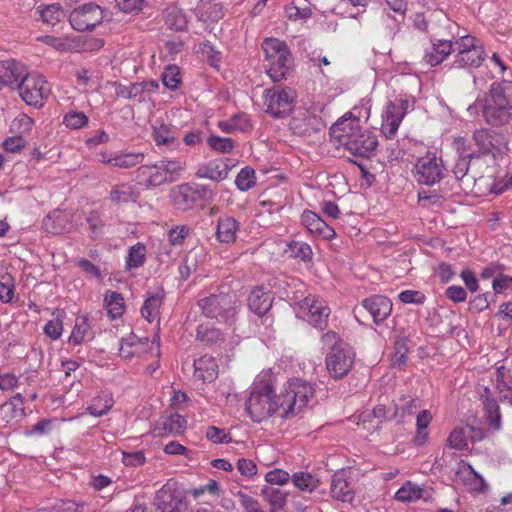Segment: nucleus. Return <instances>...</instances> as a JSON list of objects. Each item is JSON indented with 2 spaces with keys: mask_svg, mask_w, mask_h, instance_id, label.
<instances>
[{
  "mask_svg": "<svg viewBox=\"0 0 512 512\" xmlns=\"http://www.w3.org/2000/svg\"><path fill=\"white\" fill-rule=\"evenodd\" d=\"M445 170L443 162H416L414 177L421 184L433 185L443 178Z\"/></svg>",
  "mask_w": 512,
  "mask_h": 512,
  "instance_id": "obj_23",
  "label": "nucleus"
},
{
  "mask_svg": "<svg viewBox=\"0 0 512 512\" xmlns=\"http://www.w3.org/2000/svg\"><path fill=\"white\" fill-rule=\"evenodd\" d=\"M17 90L26 104L36 108H41L51 94L50 84L38 73H28Z\"/></svg>",
  "mask_w": 512,
  "mask_h": 512,
  "instance_id": "obj_12",
  "label": "nucleus"
},
{
  "mask_svg": "<svg viewBox=\"0 0 512 512\" xmlns=\"http://www.w3.org/2000/svg\"><path fill=\"white\" fill-rule=\"evenodd\" d=\"M146 259V247L144 244L138 242L128 251L126 257V266L128 269H136L142 266Z\"/></svg>",
  "mask_w": 512,
  "mask_h": 512,
  "instance_id": "obj_48",
  "label": "nucleus"
},
{
  "mask_svg": "<svg viewBox=\"0 0 512 512\" xmlns=\"http://www.w3.org/2000/svg\"><path fill=\"white\" fill-rule=\"evenodd\" d=\"M15 285L10 275H4L0 280V301L10 303L14 298Z\"/></svg>",
  "mask_w": 512,
  "mask_h": 512,
  "instance_id": "obj_56",
  "label": "nucleus"
},
{
  "mask_svg": "<svg viewBox=\"0 0 512 512\" xmlns=\"http://www.w3.org/2000/svg\"><path fill=\"white\" fill-rule=\"evenodd\" d=\"M198 253L191 251L183 262L179 265V274L181 279L186 280L197 270Z\"/></svg>",
  "mask_w": 512,
  "mask_h": 512,
  "instance_id": "obj_54",
  "label": "nucleus"
},
{
  "mask_svg": "<svg viewBox=\"0 0 512 512\" xmlns=\"http://www.w3.org/2000/svg\"><path fill=\"white\" fill-rule=\"evenodd\" d=\"M111 199L116 203L135 202L138 199V193L132 186L120 185L111 192Z\"/></svg>",
  "mask_w": 512,
  "mask_h": 512,
  "instance_id": "obj_50",
  "label": "nucleus"
},
{
  "mask_svg": "<svg viewBox=\"0 0 512 512\" xmlns=\"http://www.w3.org/2000/svg\"><path fill=\"white\" fill-rule=\"evenodd\" d=\"M113 406V398L109 394L95 397L92 403L87 407L90 415L101 417L105 415Z\"/></svg>",
  "mask_w": 512,
  "mask_h": 512,
  "instance_id": "obj_47",
  "label": "nucleus"
},
{
  "mask_svg": "<svg viewBox=\"0 0 512 512\" xmlns=\"http://www.w3.org/2000/svg\"><path fill=\"white\" fill-rule=\"evenodd\" d=\"M262 496L269 503L271 510L276 511L284 507L288 494L279 488L266 486L262 489Z\"/></svg>",
  "mask_w": 512,
  "mask_h": 512,
  "instance_id": "obj_45",
  "label": "nucleus"
},
{
  "mask_svg": "<svg viewBox=\"0 0 512 512\" xmlns=\"http://www.w3.org/2000/svg\"><path fill=\"white\" fill-rule=\"evenodd\" d=\"M456 478L460 480L470 491L481 492L485 489L484 479L464 461H460L456 470Z\"/></svg>",
  "mask_w": 512,
  "mask_h": 512,
  "instance_id": "obj_26",
  "label": "nucleus"
},
{
  "mask_svg": "<svg viewBox=\"0 0 512 512\" xmlns=\"http://www.w3.org/2000/svg\"><path fill=\"white\" fill-rule=\"evenodd\" d=\"M321 342L323 347L330 349L325 360L329 375L334 379H341L346 376L355 361L353 348L334 331L324 333Z\"/></svg>",
  "mask_w": 512,
  "mask_h": 512,
  "instance_id": "obj_5",
  "label": "nucleus"
},
{
  "mask_svg": "<svg viewBox=\"0 0 512 512\" xmlns=\"http://www.w3.org/2000/svg\"><path fill=\"white\" fill-rule=\"evenodd\" d=\"M65 17V13L59 4H51L41 10V18L50 25H55Z\"/></svg>",
  "mask_w": 512,
  "mask_h": 512,
  "instance_id": "obj_53",
  "label": "nucleus"
},
{
  "mask_svg": "<svg viewBox=\"0 0 512 512\" xmlns=\"http://www.w3.org/2000/svg\"><path fill=\"white\" fill-rule=\"evenodd\" d=\"M432 414L429 410L423 409L419 411L416 417V433L413 442L417 446H423L429 439L427 428L432 421Z\"/></svg>",
  "mask_w": 512,
  "mask_h": 512,
  "instance_id": "obj_39",
  "label": "nucleus"
},
{
  "mask_svg": "<svg viewBox=\"0 0 512 512\" xmlns=\"http://www.w3.org/2000/svg\"><path fill=\"white\" fill-rule=\"evenodd\" d=\"M197 17L199 20L208 22V21H218L223 17L222 5L221 4H212L206 10H201L197 13Z\"/></svg>",
  "mask_w": 512,
  "mask_h": 512,
  "instance_id": "obj_60",
  "label": "nucleus"
},
{
  "mask_svg": "<svg viewBox=\"0 0 512 512\" xmlns=\"http://www.w3.org/2000/svg\"><path fill=\"white\" fill-rule=\"evenodd\" d=\"M454 52L453 67L455 68H478L486 58L483 46L471 35L457 38Z\"/></svg>",
  "mask_w": 512,
  "mask_h": 512,
  "instance_id": "obj_10",
  "label": "nucleus"
},
{
  "mask_svg": "<svg viewBox=\"0 0 512 512\" xmlns=\"http://www.w3.org/2000/svg\"><path fill=\"white\" fill-rule=\"evenodd\" d=\"M203 314L208 318H215L219 322L229 323L236 315V302L234 297L226 293L212 294L198 302Z\"/></svg>",
  "mask_w": 512,
  "mask_h": 512,
  "instance_id": "obj_11",
  "label": "nucleus"
},
{
  "mask_svg": "<svg viewBox=\"0 0 512 512\" xmlns=\"http://www.w3.org/2000/svg\"><path fill=\"white\" fill-rule=\"evenodd\" d=\"M262 49L268 61V76L273 82L285 80L293 67V57L287 44L277 38H266Z\"/></svg>",
  "mask_w": 512,
  "mask_h": 512,
  "instance_id": "obj_6",
  "label": "nucleus"
},
{
  "mask_svg": "<svg viewBox=\"0 0 512 512\" xmlns=\"http://www.w3.org/2000/svg\"><path fill=\"white\" fill-rule=\"evenodd\" d=\"M63 123L70 129H80L88 124V117L83 112L71 111L65 114Z\"/></svg>",
  "mask_w": 512,
  "mask_h": 512,
  "instance_id": "obj_57",
  "label": "nucleus"
},
{
  "mask_svg": "<svg viewBox=\"0 0 512 512\" xmlns=\"http://www.w3.org/2000/svg\"><path fill=\"white\" fill-rule=\"evenodd\" d=\"M194 378L212 382L218 376V365L212 356L204 355L194 361Z\"/></svg>",
  "mask_w": 512,
  "mask_h": 512,
  "instance_id": "obj_29",
  "label": "nucleus"
},
{
  "mask_svg": "<svg viewBox=\"0 0 512 512\" xmlns=\"http://www.w3.org/2000/svg\"><path fill=\"white\" fill-rule=\"evenodd\" d=\"M409 102L407 99H396L389 101L382 113L381 131L384 136L391 139L395 136L398 128L406 115Z\"/></svg>",
  "mask_w": 512,
  "mask_h": 512,
  "instance_id": "obj_16",
  "label": "nucleus"
},
{
  "mask_svg": "<svg viewBox=\"0 0 512 512\" xmlns=\"http://www.w3.org/2000/svg\"><path fill=\"white\" fill-rule=\"evenodd\" d=\"M43 227L48 233L61 234L71 231L73 225L67 213L54 210L43 220Z\"/></svg>",
  "mask_w": 512,
  "mask_h": 512,
  "instance_id": "obj_30",
  "label": "nucleus"
},
{
  "mask_svg": "<svg viewBox=\"0 0 512 512\" xmlns=\"http://www.w3.org/2000/svg\"><path fill=\"white\" fill-rule=\"evenodd\" d=\"M468 430L455 428L449 435L447 442L451 448L462 450L468 447Z\"/></svg>",
  "mask_w": 512,
  "mask_h": 512,
  "instance_id": "obj_52",
  "label": "nucleus"
},
{
  "mask_svg": "<svg viewBox=\"0 0 512 512\" xmlns=\"http://www.w3.org/2000/svg\"><path fill=\"white\" fill-rule=\"evenodd\" d=\"M280 406V417L291 419L299 415L313 400L314 386L305 380L293 378L288 380L277 394Z\"/></svg>",
  "mask_w": 512,
  "mask_h": 512,
  "instance_id": "obj_3",
  "label": "nucleus"
},
{
  "mask_svg": "<svg viewBox=\"0 0 512 512\" xmlns=\"http://www.w3.org/2000/svg\"><path fill=\"white\" fill-rule=\"evenodd\" d=\"M156 512H185V502L177 496L176 491L169 484L159 489L154 497Z\"/></svg>",
  "mask_w": 512,
  "mask_h": 512,
  "instance_id": "obj_19",
  "label": "nucleus"
},
{
  "mask_svg": "<svg viewBox=\"0 0 512 512\" xmlns=\"http://www.w3.org/2000/svg\"><path fill=\"white\" fill-rule=\"evenodd\" d=\"M91 328L89 318L87 316H78L75 319V324L71 335L69 336V343L73 345H80L86 338Z\"/></svg>",
  "mask_w": 512,
  "mask_h": 512,
  "instance_id": "obj_46",
  "label": "nucleus"
},
{
  "mask_svg": "<svg viewBox=\"0 0 512 512\" xmlns=\"http://www.w3.org/2000/svg\"><path fill=\"white\" fill-rule=\"evenodd\" d=\"M218 127L226 133L245 132L251 128L249 116L244 113L236 114L226 121H220Z\"/></svg>",
  "mask_w": 512,
  "mask_h": 512,
  "instance_id": "obj_42",
  "label": "nucleus"
},
{
  "mask_svg": "<svg viewBox=\"0 0 512 512\" xmlns=\"http://www.w3.org/2000/svg\"><path fill=\"white\" fill-rule=\"evenodd\" d=\"M158 88L159 84L154 80L133 83L130 85L131 99L146 102L149 100L150 95L155 93Z\"/></svg>",
  "mask_w": 512,
  "mask_h": 512,
  "instance_id": "obj_43",
  "label": "nucleus"
},
{
  "mask_svg": "<svg viewBox=\"0 0 512 512\" xmlns=\"http://www.w3.org/2000/svg\"><path fill=\"white\" fill-rule=\"evenodd\" d=\"M169 198L175 209L189 211L196 206H204L211 202L214 193L209 186L189 182L173 186L170 189Z\"/></svg>",
  "mask_w": 512,
  "mask_h": 512,
  "instance_id": "obj_7",
  "label": "nucleus"
},
{
  "mask_svg": "<svg viewBox=\"0 0 512 512\" xmlns=\"http://www.w3.org/2000/svg\"><path fill=\"white\" fill-rule=\"evenodd\" d=\"M478 394L483 405L487 420L494 429L501 427V414L498 402L493 397V393L488 386L480 385Z\"/></svg>",
  "mask_w": 512,
  "mask_h": 512,
  "instance_id": "obj_25",
  "label": "nucleus"
},
{
  "mask_svg": "<svg viewBox=\"0 0 512 512\" xmlns=\"http://www.w3.org/2000/svg\"><path fill=\"white\" fill-rule=\"evenodd\" d=\"M197 338L206 344H215L221 341L223 336L219 329L209 324H200L197 328Z\"/></svg>",
  "mask_w": 512,
  "mask_h": 512,
  "instance_id": "obj_49",
  "label": "nucleus"
},
{
  "mask_svg": "<svg viewBox=\"0 0 512 512\" xmlns=\"http://www.w3.org/2000/svg\"><path fill=\"white\" fill-rule=\"evenodd\" d=\"M331 496L342 502H350L354 498V492L350 483L342 474H335L331 481Z\"/></svg>",
  "mask_w": 512,
  "mask_h": 512,
  "instance_id": "obj_37",
  "label": "nucleus"
},
{
  "mask_svg": "<svg viewBox=\"0 0 512 512\" xmlns=\"http://www.w3.org/2000/svg\"><path fill=\"white\" fill-rule=\"evenodd\" d=\"M362 307L371 315L375 324L382 323L392 312V302L382 295H373L361 302Z\"/></svg>",
  "mask_w": 512,
  "mask_h": 512,
  "instance_id": "obj_22",
  "label": "nucleus"
},
{
  "mask_svg": "<svg viewBox=\"0 0 512 512\" xmlns=\"http://www.w3.org/2000/svg\"><path fill=\"white\" fill-rule=\"evenodd\" d=\"M248 306L257 315H264L271 308V297L262 287L254 288L248 297Z\"/></svg>",
  "mask_w": 512,
  "mask_h": 512,
  "instance_id": "obj_34",
  "label": "nucleus"
},
{
  "mask_svg": "<svg viewBox=\"0 0 512 512\" xmlns=\"http://www.w3.org/2000/svg\"><path fill=\"white\" fill-rule=\"evenodd\" d=\"M239 230L238 221L229 216L220 217L217 226V238L222 243H232Z\"/></svg>",
  "mask_w": 512,
  "mask_h": 512,
  "instance_id": "obj_36",
  "label": "nucleus"
},
{
  "mask_svg": "<svg viewBox=\"0 0 512 512\" xmlns=\"http://www.w3.org/2000/svg\"><path fill=\"white\" fill-rule=\"evenodd\" d=\"M421 406V401L417 398L402 397L399 403L395 405L394 419L398 422L406 416L413 415Z\"/></svg>",
  "mask_w": 512,
  "mask_h": 512,
  "instance_id": "obj_44",
  "label": "nucleus"
},
{
  "mask_svg": "<svg viewBox=\"0 0 512 512\" xmlns=\"http://www.w3.org/2000/svg\"><path fill=\"white\" fill-rule=\"evenodd\" d=\"M145 353L154 354L156 357L160 355L159 339L149 340L148 338H140L134 333H130L123 337L120 341L119 355L123 359H131Z\"/></svg>",
  "mask_w": 512,
  "mask_h": 512,
  "instance_id": "obj_15",
  "label": "nucleus"
},
{
  "mask_svg": "<svg viewBox=\"0 0 512 512\" xmlns=\"http://www.w3.org/2000/svg\"><path fill=\"white\" fill-rule=\"evenodd\" d=\"M331 137L353 156L370 158L378 146L376 135L360 125V119L351 112L345 113L330 128Z\"/></svg>",
  "mask_w": 512,
  "mask_h": 512,
  "instance_id": "obj_2",
  "label": "nucleus"
},
{
  "mask_svg": "<svg viewBox=\"0 0 512 512\" xmlns=\"http://www.w3.org/2000/svg\"><path fill=\"white\" fill-rule=\"evenodd\" d=\"M237 497L240 501L241 506L244 508L245 512H264L261 509L258 501L251 497L250 495L242 491H238Z\"/></svg>",
  "mask_w": 512,
  "mask_h": 512,
  "instance_id": "obj_63",
  "label": "nucleus"
},
{
  "mask_svg": "<svg viewBox=\"0 0 512 512\" xmlns=\"http://www.w3.org/2000/svg\"><path fill=\"white\" fill-rule=\"evenodd\" d=\"M470 114L481 111L487 125L502 127L512 122V81L493 82L484 98H478L468 107Z\"/></svg>",
  "mask_w": 512,
  "mask_h": 512,
  "instance_id": "obj_1",
  "label": "nucleus"
},
{
  "mask_svg": "<svg viewBox=\"0 0 512 512\" xmlns=\"http://www.w3.org/2000/svg\"><path fill=\"white\" fill-rule=\"evenodd\" d=\"M27 74L22 63L14 59L6 60L0 65V84L17 90Z\"/></svg>",
  "mask_w": 512,
  "mask_h": 512,
  "instance_id": "obj_21",
  "label": "nucleus"
},
{
  "mask_svg": "<svg viewBox=\"0 0 512 512\" xmlns=\"http://www.w3.org/2000/svg\"><path fill=\"white\" fill-rule=\"evenodd\" d=\"M330 313L326 301L320 297L309 295L298 303V316L321 330L326 328Z\"/></svg>",
  "mask_w": 512,
  "mask_h": 512,
  "instance_id": "obj_14",
  "label": "nucleus"
},
{
  "mask_svg": "<svg viewBox=\"0 0 512 512\" xmlns=\"http://www.w3.org/2000/svg\"><path fill=\"white\" fill-rule=\"evenodd\" d=\"M104 308L112 320L121 318L126 310L124 297L119 292L106 291L104 295Z\"/></svg>",
  "mask_w": 512,
  "mask_h": 512,
  "instance_id": "obj_35",
  "label": "nucleus"
},
{
  "mask_svg": "<svg viewBox=\"0 0 512 512\" xmlns=\"http://www.w3.org/2000/svg\"><path fill=\"white\" fill-rule=\"evenodd\" d=\"M103 20V11L99 5L89 3L75 8L69 16L74 30L87 31L94 29Z\"/></svg>",
  "mask_w": 512,
  "mask_h": 512,
  "instance_id": "obj_17",
  "label": "nucleus"
},
{
  "mask_svg": "<svg viewBox=\"0 0 512 512\" xmlns=\"http://www.w3.org/2000/svg\"><path fill=\"white\" fill-rule=\"evenodd\" d=\"M25 417L23 397L15 394L8 402L0 406V418L6 423L19 421Z\"/></svg>",
  "mask_w": 512,
  "mask_h": 512,
  "instance_id": "obj_31",
  "label": "nucleus"
},
{
  "mask_svg": "<svg viewBox=\"0 0 512 512\" xmlns=\"http://www.w3.org/2000/svg\"><path fill=\"white\" fill-rule=\"evenodd\" d=\"M245 409L253 422L260 423L276 413L280 416L278 395L269 380H256L245 403Z\"/></svg>",
  "mask_w": 512,
  "mask_h": 512,
  "instance_id": "obj_4",
  "label": "nucleus"
},
{
  "mask_svg": "<svg viewBox=\"0 0 512 512\" xmlns=\"http://www.w3.org/2000/svg\"><path fill=\"white\" fill-rule=\"evenodd\" d=\"M425 489L423 486L407 481L395 493L397 501L407 503L414 502L424 497Z\"/></svg>",
  "mask_w": 512,
  "mask_h": 512,
  "instance_id": "obj_40",
  "label": "nucleus"
},
{
  "mask_svg": "<svg viewBox=\"0 0 512 512\" xmlns=\"http://www.w3.org/2000/svg\"><path fill=\"white\" fill-rule=\"evenodd\" d=\"M265 112L274 118L288 115L296 99V93L289 87L275 86L264 91Z\"/></svg>",
  "mask_w": 512,
  "mask_h": 512,
  "instance_id": "obj_13",
  "label": "nucleus"
},
{
  "mask_svg": "<svg viewBox=\"0 0 512 512\" xmlns=\"http://www.w3.org/2000/svg\"><path fill=\"white\" fill-rule=\"evenodd\" d=\"M292 484L303 493H312L320 485V480L317 476L307 471H298L291 475Z\"/></svg>",
  "mask_w": 512,
  "mask_h": 512,
  "instance_id": "obj_38",
  "label": "nucleus"
},
{
  "mask_svg": "<svg viewBox=\"0 0 512 512\" xmlns=\"http://www.w3.org/2000/svg\"><path fill=\"white\" fill-rule=\"evenodd\" d=\"M455 50V41L436 39L432 41L431 48L426 51L424 60L430 66L441 64Z\"/></svg>",
  "mask_w": 512,
  "mask_h": 512,
  "instance_id": "obj_28",
  "label": "nucleus"
},
{
  "mask_svg": "<svg viewBox=\"0 0 512 512\" xmlns=\"http://www.w3.org/2000/svg\"><path fill=\"white\" fill-rule=\"evenodd\" d=\"M256 183V175L254 169L250 167H244L238 173L235 184L241 191H247L251 189Z\"/></svg>",
  "mask_w": 512,
  "mask_h": 512,
  "instance_id": "obj_51",
  "label": "nucleus"
},
{
  "mask_svg": "<svg viewBox=\"0 0 512 512\" xmlns=\"http://www.w3.org/2000/svg\"><path fill=\"white\" fill-rule=\"evenodd\" d=\"M164 18L168 28L174 31H183L188 24L186 14L177 6L168 7L165 11Z\"/></svg>",
  "mask_w": 512,
  "mask_h": 512,
  "instance_id": "obj_41",
  "label": "nucleus"
},
{
  "mask_svg": "<svg viewBox=\"0 0 512 512\" xmlns=\"http://www.w3.org/2000/svg\"><path fill=\"white\" fill-rule=\"evenodd\" d=\"M180 80L179 68L175 65L168 66L162 74L163 84L171 90L178 88Z\"/></svg>",
  "mask_w": 512,
  "mask_h": 512,
  "instance_id": "obj_58",
  "label": "nucleus"
},
{
  "mask_svg": "<svg viewBox=\"0 0 512 512\" xmlns=\"http://www.w3.org/2000/svg\"><path fill=\"white\" fill-rule=\"evenodd\" d=\"M44 334L52 340H58L63 333V323L59 318L48 321L44 328Z\"/></svg>",
  "mask_w": 512,
  "mask_h": 512,
  "instance_id": "obj_62",
  "label": "nucleus"
},
{
  "mask_svg": "<svg viewBox=\"0 0 512 512\" xmlns=\"http://www.w3.org/2000/svg\"><path fill=\"white\" fill-rule=\"evenodd\" d=\"M163 298V288H157L154 292H148V297L141 308V314L148 322L151 323L157 319Z\"/></svg>",
  "mask_w": 512,
  "mask_h": 512,
  "instance_id": "obj_32",
  "label": "nucleus"
},
{
  "mask_svg": "<svg viewBox=\"0 0 512 512\" xmlns=\"http://www.w3.org/2000/svg\"><path fill=\"white\" fill-rule=\"evenodd\" d=\"M303 226L310 234L325 240H330L335 237L334 229L329 226L318 214L311 210H305L301 215Z\"/></svg>",
  "mask_w": 512,
  "mask_h": 512,
  "instance_id": "obj_24",
  "label": "nucleus"
},
{
  "mask_svg": "<svg viewBox=\"0 0 512 512\" xmlns=\"http://www.w3.org/2000/svg\"><path fill=\"white\" fill-rule=\"evenodd\" d=\"M289 127L293 134L309 137L318 133L324 127V122L310 110L299 109L291 118Z\"/></svg>",
  "mask_w": 512,
  "mask_h": 512,
  "instance_id": "obj_18",
  "label": "nucleus"
},
{
  "mask_svg": "<svg viewBox=\"0 0 512 512\" xmlns=\"http://www.w3.org/2000/svg\"><path fill=\"white\" fill-rule=\"evenodd\" d=\"M205 435L214 444L229 443L231 441L229 434L224 429L216 426H209Z\"/></svg>",
  "mask_w": 512,
  "mask_h": 512,
  "instance_id": "obj_61",
  "label": "nucleus"
},
{
  "mask_svg": "<svg viewBox=\"0 0 512 512\" xmlns=\"http://www.w3.org/2000/svg\"><path fill=\"white\" fill-rule=\"evenodd\" d=\"M492 381L499 394L500 400L512 406V376L503 365L496 367Z\"/></svg>",
  "mask_w": 512,
  "mask_h": 512,
  "instance_id": "obj_27",
  "label": "nucleus"
},
{
  "mask_svg": "<svg viewBox=\"0 0 512 512\" xmlns=\"http://www.w3.org/2000/svg\"><path fill=\"white\" fill-rule=\"evenodd\" d=\"M184 168L182 162H149L137 169L135 179L146 188L156 187L177 180Z\"/></svg>",
  "mask_w": 512,
  "mask_h": 512,
  "instance_id": "obj_8",
  "label": "nucleus"
},
{
  "mask_svg": "<svg viewBox=\"0 0 512 512\" xmlns=\"http://www.w3.org/2000/svg\"><path fill=\"white\" fill-rule=\"evenodd\" d=\"M153 138L157 145H170L174 142L173 131L165 124L154 127Z\"/></svg>",
  "mask_w": 512,
  "mask_h": 512,
  "instance_id": "obj_55",
  "label": "nucleus"
},
{
  "mask_svg": "<svg viewBox=\"0 0 512 512\" xmlns=\"http://www.w3.org/2000/svg\"><path fill=\"white\" fill-rule=\"evenodd\" d=\"M220 491L221 490L218 482L214 479H209L206 484L191 489L190 494L197 499L204 495L205 493H208L213 496H219Z\"/></svg>",
  "mask_w": 512,
  "mask_h": 512,
  "instance_id": "obj_59",
  "label": "nucleus"
},
{
  "mask_svg": "<svg viewBox=\"0 0 512 512\" xmlns=\"http://www.w3.org/2000/svg\"><path fill=\"white\" fill-rule=\"evenodd\" d=\"M494 131L481 128L473 133V141L475 148L466 145L464 138H458L453 142L454 149L459 154V160H472L473 158L489 157L496 158L495 150L492 143Z\"/></svg>",
  "mask_w": 512,
  "mask_h": 512,
  "instance_id": "obj_9",
  "label": "nucleus"
},
{
  "mask_svg": "<svg viewBox=\"0 0 512 512\" xmlns=\"http://www.w3.org/2000/svg\"><path fill=\"white\" fill-rule=\"evenodd\" d=\"M229 169L226 162H204L196 174L199 178L221 181L227 177Z\"/></svg>",
  "mask_w": 512,
  "mask_h": 512,
  "instance_id": "obj_33",
  "label": "nucleus"
},
{
  "mask_svg": "<svg viewBox=\"0 0 512 512\" xmlns=\"http://www.w3.org/2000/svg\"><path fill=\"white\" fill-rule=\"evenodd\" d=\"M492 288L496 294L512 291V277L500 274L493 279Z\"/></svg>",
  "mask_w": 512,
  "mask_h": 512,
  "instance_id": "obj_64",
  "label": "nucleus"
},
{
  "mask_svg": "<svg viewBox=\"0 0 512 512\" xmlns=\"http://www.w3.org/2000/svg\"><path fill=\"white\" fill-rule=\"evenodd\" d=\"M187 428L186 419L180 414L174 413L161 416L153 425L152 434L154 437L177 436Z\"/></svg>",
  "mask_w": 512,
  "mask_h": 512,
  "instance_id": "obj_20",
  "label": "nucleus"
}]
</instances>
